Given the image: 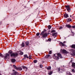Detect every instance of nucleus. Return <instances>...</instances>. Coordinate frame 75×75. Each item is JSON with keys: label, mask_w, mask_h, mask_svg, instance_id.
Segmentation results:
<instances>
[{"label": "nucleus", "mask_w": 75, "mask_h": 75, "mask_svg": "<svg viewBox=\"0 0 75 75\" xmlns=\"http://www.w3.org/2000/svg\"><path fill=\"white\" fill-rule=\"evenodd\" d=\"M60 43L61 44H62V46H65V45L64 44V43L62 42H60Z\"/></svg>", "instance_id": "nucleus-23"}, {"label": "nucleus", "mask_w": 75, "mask_h": 75, "mask_svg": "<svg viewBox=\"0 0 75 75\" xmlns=\"http://www.w3.org/2000/svg\"><path fill=\"white\" fill-rule=\"evenodd\" d=\"M58 72H59V73H62L63 72H64V70L62 69H60L58 68Z\"/></svg>", "instance_id": "nucleus-7"}, {"label": "nucleus", "mask_w": 75, "mask_h": 75, "mask_svg": "<svg viewBox=\"0 0 75 75\" xmlns=\"http://www.w3.org/2000/svg\"><path fill=\"white\" fill-rule=\"evenodd\" d=\"M16 62V60L14 59H11V62L14 63Z\"/></svg>", "instance_id": "nucleus-12"}, {"label": "nucleus", "mask_w": 75, "mask_h": 75, "mask_svg": "<svg viewBox=\"0 0 75 75\" xmlns=\"http://www.w3.org/2000/svg\"><path fill=\"white\" fill-rule=\"evenodd\" d=\"M74 69H73L72 70V72L75 73V68L74 67Z\"/></svg>", "instance_id": "nucleus-18"}, {"label": "nucleus", "mask_w": 75, "mask_h": 75, "mask_svg": "<svg viewBox=\"0 0 75 75\" xmlns=\"http://www.w3.org/2000/svg\"><path fill=\"white\" fill-rule=\"evenodd\" d=\"M51 33H54V32H55V30H53L51 31Z\"/></svg>", "instance_id": "nucleus-35"}, {"label": "nucleus", "mask_w": 75, "mask_h": 75, "mask_svg": "<svg viewBox=\"0 0 75 75\" xmlns=\"http://www.w3.org/2000/svg\"><path fill=\"white\" fill-rule=\"evenodd\" d=\"M15 71V70H13V71Z\"/></svg>", "instance_id": "nucleus-43"}, {"label": "nucleus", "mask_w": 75, "mask_h": 75, "mask_svg": "<svg viewBox=\"0 0 75 75\" xmlns=\"http://www.w3.org/2000/svg\"><path fill=\"white\" fill-rule=\"evenodd\" d=\"M5 58H8L9 59L10 58V54H8L6 53V56H4Z\"/></svg>", "instance_id": "nucleus-4"}, {"label": "nucleus", "mask_w": 75, "mask_h": 75, "mask_svg": "<svg viewBox=\"0 0 75 75\" xmlns=\"http://www.w3.org/2000/svg\"><path fill=\"white\" fill-rule=\"evenodd\" d=\"M64 43H67V42L65 41H64Z\"/></svg>", "instance_id": "nucleus-39"}, {"label": "nucleus", "mask_w": 75, "mask_h": 75, "mask_svg": "<svg viewBox=\"0 0 75 75\" xmlns=\"http://www.w3.org/2000/svg\"><path fill=\"white\" fill-rule=\"evenodd\" d=\"M40 36H39V38H40Z\"/></svg>", "instance_id": "nucleus-41"}, {"label": "nucleus", "mask_w": 75, "mask_h": 75, "mask_svg": "<svg viewBox=\"0 0 75 75\" xmlns=\"http://www.w3.org/2000/svg\"><path fill=\"white\" fill-rule=\"evenodd\" d=\"M52 74V71H50L49 73L48 74L50 75H51Z\"/></svg>", "instance_id": "nucleus-26"}, {"label": "nucleus", "mask_w": 75, "mask_h": 75, "mask_svg": "<svg viewBox=\"0 0 75 75\" xmlns=\"http://www.w3.org/2000/svg\"><path fill=\"white\" fill-rule=\"evenodd\" d=\"M34 63H37V60H35L34 61Z\"/></svg>", "instance_id": "nucleus-30"}, {"label": "nucleus", "mask_w": 75, "mask_h": 75, "mask_svg": "<svg viewBox=\"0 0 75 75\" xmlns=\"http://www.w3.org/2000/svg\"><path fill=\"white\" fill-rule=\"evenodd\" d=\"M65 7H66V9H67L68 11L69 12L71 11V8H70V6H69V5H66Z\"/></svg>", "instance_id": "nucleus-3"}, {"label": "nucleus", "mask_w": 75, "mask_h": 75, "mask_svg": "<svg viewBox=\"0 0 75 75\" xmlns=\"http://www.w3.org/2000/svg\"><path fill=\"white\" fill-rule=\"evenodd\" d=\"M62 52L63 53V54H66V53H67V51H66V50H63Z\"/></svg>", "instance_id": "nucleus-9"}, {"label": "nucleus", "mask_w": 75, "mask_h": 75, "mask_svg": "<svg viewBox=\"0 0 75 75\" xmlns=\"http://www.w3.org/2000/svg\"><path fill=\"white\" fill-rule=\"evenodd\" d=\"M48 28L49 29H51V26L50 25H49L48 26Z\"/></svg>", "instance_id": "nucleus-28"}, {"label": "nucleus", "mask_w": 75, "mask_h": 75, "mask_svg": "<svg viewBox=\"0 0 75 75\" xmlns=\"http://www.w3.org/2000/svg\"><path fill=\"white\" fill-rule=\"evenodd\" d=\"M25 44L26 45L28 46V44H29V42H25Z\"/></svg>", "instance_id": "nucleus-22"}, {"label": "nucleus", "mask_w": 75, "mask_h": 75, "mask_svg": "<svg viewBox=\"0 0 75 75\" xmlns=\"http://www.w3.org/2000/svg\"><path fill=\"white\" fill-rule=\"evenodd\" d=\"M71 47L73 48H74L75 49V45H71Z\"/></svg>", "instance_id": "nucleus-16"}, {"label": "nucleus", "mask_w": 75, "mask_h": 75, "mask_svg": "<svg viewBox=\"0 0 75 75\" xmlns=\"http://www.w3.org/2000/svg\"><path fill=\"white\" fill-rule=\"evenodd\" d=\"M13 66L14 68H15V69H17V68H17V67H16V66L15 65H13Z\"/></svg>", "instance_id": "nucleus-21"}, {"label": "nucleus", "mask_w": 75, "mask_h": 75, "mask_svg": "<svg viewBox=\"0 0 75 75\" xmlns=\"http://www.w3.org/2000/svg\"><path fill=\"white\" fill-rule=\"evenodd\" d=\"M51 39L50 38H49L48 39V40L49 41H51Z\"/></svg>", "instance_id": "nucleus-36"}, {"label": "nucleus", "mask_w": 75, "mask_h": 75, "mask_svg": "<svg viewBox=\"0 0 75 75\" xmlns=\"http://www.w3.org/2000/svg\"><path fill=\"white\" fill-rule=\"evenodd\" d=\"M66 26L67 27H68V28H71V26L69 25H66Z\"/></svg>", "instance_id": "nucleus-11"}, {"label": "nucleus", "mask_w": 75, "mask_h": 75, "mask_svg": "<svg viewBox=\"0 0 75 75\" xmlns=\"http://www.w3.org/2000/svg\"><path fill=\"white\" fill-rule=\"evenodd\" d=\"M24 43L23 42L22 44L21 45V47H24Z\"/></svg>", "instance_id": "nucleus-19"}, {"label": "nucleus", "mask_w": 75, "mask_h": 75, "mask_svg": "<svg viewBox=\"0 0 75 75\" xmlns=\"http://www.w3.org/2000/svg\"><path fill=\"white\" fill-rule=\"evenodd\" d=\"M72 65L73 67H75V63H72Z\"/></svg>", "instance_id": "nucleus-27"}, {"label": "nucleus", "mask_w": 75, "mask_h": 75, "mask_svg": "<svg viewBox=\"0 0 75 75\" xmlns=\"http://www.w3.org/2000/svg\"><path fill=\"white\" fill-rule=\"evenodd\" d=\"M66 75H72L71 74V73L70 72H67L66 73Z\"/></svg>", "instance_id": "nucleus-13"}, {"label": "nucleus", "mask_w": 75, "mask_h": 75, "mask_svg": "<svg viewBox=\"0 0 75 75\" xmlns=\"http://www.w3.org/2000/svg\"><path fill=\"white\" fill-rule=\"evenodd\" d=\"M17 55H18L17 53L14 54L13 53L11 54V57H16V56H17Z\"/></svg>", "instance_id": "nucleus-5"}, {"label": "nucleus", "mask_w": 75, "mask_h": 75, "mask_svg": "<svg viewBox=\"0 0 75 75\" xmlns=\"http://www.w3.org/2000/svg\"><path fill=\"white\" fill-rule=\"evenodd\" d=\"M52 53V51H50L49 52V54H51Z\"/></svg>", "instance_id": "nucleus-32"}, {"label": "nucleus", "mask_w": 75, "mask_h": 75, "mask_svg": "<svg viewBox=\"0 0 75 75\" xmlns=\"http://www.w3.org/2000/svg\"><path fill=\"white\" fill-rule=\"evenodd\" d=\"M64 18H67L68 17V14L67 13H66L64 14Z\"/></svg>", "instance_id": "nucleus-8"}, {"label": "nucleus", "mask_w": 75, "mask_h": 75, "mask_svg": "<svg viewBox=\"0 0 75 75\" xmlns=\"http://www.w3.org/2000/svg\"><path fill=\"white\" fill-rule=\"evenodd\" d=\"M62 27H60L59 28V29H62Z\"/></svg>", "instance_id": "nucleus-38"}, {"label": "nucleus", "mask_w": 75, "mask_h": 75, "mask_svg": "<svg viewBox=\"0 0 75 75\" xmlns=\"http://www.w3.org/2000/svg\"><path fill=\"white\" fill-rule=\"evenodd\" d=\"M40 35H42V37L43 38H45V37H47L48 36V34L47 33H45L44 32H42V33L40 34Z\"/></svg>", "instance_id": "nucleus-2"}, {"label": "nucleus", "mask_w": 75, "mask_h": 75, "mask_svg": "<svg viewBox=\"0 0 75 75\" xmlns=\"http://www.w3.org/2000/svg\"><path fill=\"white\" fill-rule=\"evenodd\" d=\"M31 57H32V56H31V55L29 56V57H30L29 58V59H31L32 58Z\"/></svg>", "instance_id": "nucleus-33"}, {"label": "nucleus", "mask_w": 75, "mask_h": 75, "mask_svg": "<svg viewBox=\"0 0 75 75\" xmlns=\"http://www.w3.org/2000/svg\"><path fill=\"white\" fill-rule=\"evenodd\" d=\"M24 57L25 58H28V56H27V54L24 55Z\"/></svg>", "instance_id": "nucleus-25"}, {"label": "nucleus", "mask_w": 75, "mask_h": 75, "mask_svg": "<svg viewBox=\"0 0 75 75\" xmlns=\"http://www.w3.org/2000/svg\"><path fill=\"white\" fill-rule=\"evenodd\" d=\"M40 35V33H37L36 34L37 36H38V35Z\"/></svg>", "instance_id": "nucleus-31"}, {"label": "nucleus", "mask_w": 75, "mask_h": 75, "mask_svg": "<svg viewBox=\"0 0 75 75\" xmlns=\"http://www.w3.org/2000/svg\"><path fill=\"white\" fill-rule=\"evenodd\" d=\"M70 51L72 52L73 53L71 54L72 55H75V50L73 49H71Z\"/></svg>", "instance_id": "nucleus-6"}, {"label": "nucleus", "mask_w": 75, "mask_h": 75, "mask_svg": "<svg viewBox=\"0 0 75 75\" xmlns=\"http://www.w3.org/2000/svg\"><path fill=\"white\" fill-rule=\"evenodd\" d=\"M17 70H22V68L19 67H18L17 69Z\"/></svg>", "instance_id": "nucleus-15"}, {"label": "nucleus", "mask_w": 75, "mask_h": 75, "mask_svg": "<svg viewBox=\"0 0 75 75\" xmlns=\"http://www.w3.org/2000/svg\"><path fill=\"white\" fill-rule=\"evenodd\" d=\"M47 69H51V67H49L47 68Z\"/></svg>", "instance_id": "nucleus-34"}, {"label": "nucleus", "mask_w": 75, "mask_h": 75, "mask_svg": "<svg viewBox=\"0 0 75 75\" xmlns=\"http://www.w3.org/2000/svg\"><path fill=\"white\" fill-rule=\"evenodd\" d=\"M72 21V19H71V18H68V19L67 21H68V22H69V21Z\"/></svg>", "instance_id": "nucleus-14"}, {"label": "nucleus", "mask_w": 75, "mask_h": 75, "mask_svg": "<svg viewBox=\"0 0 75 75\" xmlns=\"http://www.w3.org/2000/svg\"><path fill=\"white\" fill-rule=\"evenodd\" d=\"M50 57V55L49 54L47 55L46 56V58H49V57Z\"/></svg>", "instance_id": "nucleus-17"}, {"label": "nucleus", "mask_w": 75, "mask_h": 75, "mask_svg": "<svg viewBox=\"0 0 75 75\" xmlns=\"http://www.w3.org/2000/svg\"><path fill=\"white\" fill-rule=\"evenodd\" d=\"M0 56L1 57H4V56L3 55V54H2L1 53H0Z\"/></svg>", "instance_id": "nucleus-29"}, {"label": "nucleus", "mask_w": 75, "mask_h": 75, "mask_svg": "<svg viewBox=\"0 0 75 75\" xmlns=\"http://www.w3.org/2000/svg\"><path fill=\"white\" fill-rule=\"evenodd\" d=\"M22 67L23 68V69H25L26 70H27V68L25 67V66H23Z\"/></svg>", "instance_id": "nucleus-24"}, {"label": "nucleus", "mask_w": 75, "mask_h": 75, "mask_svg": "<svg viewBox=\"0 0 75 75\" xmlns=\"http://www.w3.org/2000/svg\"><path fill=\"white\" fill-rule=\"evenodd\" d=\"M52 36H55V37H57V33H54L52 34Z\"/></svg>", "instance_id": "nucleus-10"}, {"label": "nucleus", "mask_w": 75, "mask_h": 75, "mask_svg": "<svg viewBox=\"0 0 75 75\" xmlns=\"http://www.w3.org/2000/svg\"><path fill=\"white\" fill-rule=\"evenodd\" d=\"M56 55H57V56L55 55L54 56V58L55 59H59V58H62V57L61 56V54L59 53H57Z\"/></svg>", "instance_id": "nucleus-1"}, {"label": "nucleus", "mask_w": 75, "mask_h": 75, "mask_svg": "<svg viewBox=\"0 0 75 75\" xmlns=\"http://www.w3.org/2000/svg\"><path fill=\"white\" fill-rule=\"evenodd\" d=\"M8 53L11 54L13 53V52L11 50H10L8 52Z\"/></svg>", "instance_id": "nucleus-20"}, {"label": "nucleus", "mask_w": 75, "mask_h": 75, "mask_svg": "<svg viewBox=\"0 0 75 75\" xmlns=\"http://www.w3.org/2000/svg\"><path fill=\"white\" fill-rule=\"evenodd\" d=\"M72 28H75V26H72Z\"/></svg>", "instance_id": "nucleus-37"}, {"label": "nucleus", "mask_w": 75, "mask_h": 75, "mask_svg": "<svg viewBox=\"0 0 75 75\" xmlns=\"http://www.w3.org/2000/svg\"><path fill=\"white\" fill-rule=\"evenodd\" d=\"M70 17H71V15H70Z\"/></svg>", "instance_id": "nucleus-42"}, {"label": "nucleus", "mask_w": 75, "mask_h": 75, "mask_svg": "<svg viewBox=\"0 0 75 75\" xmlns=\"http://www.w3.org/2000/svg\"><path fill=\"white\" fill-rule=\"evenodd\" d=\"M21 55H23V52H21Z\"/></svg>", "instance_id": "nucleus-40"}]
</instances>
